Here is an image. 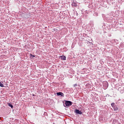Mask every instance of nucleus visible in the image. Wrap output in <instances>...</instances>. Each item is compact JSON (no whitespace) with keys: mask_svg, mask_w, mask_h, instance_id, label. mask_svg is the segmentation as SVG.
<instances>
[{"mask_svg":"<svg viewBox=\"0 0 124 124\" xmlns=\"http://www.w3.org/2000/svg\"><path fill=\"white\" fill-rule=\"evenodd\" d=\"M8 106L10 107H11V108H13V105H12V104H11L10 103L8 104Z\"/></svg>","mask_w":124,"mask_h":124,"instance_id":"obj_7","label":"nucleus"},{"mask_svg":"<svg viewBox=\"0 0 124 124\" xmlns=\"http://www.w3.org/2000/svg\"><path fill=\"white\" fill-rule=\"evenodd\" d=\"M75 112L76 114H79V115H82V111L79 110V109H76Z\"/></svg>","mask_w":124,"mask_h":124,"instance_id":"obj_3","label":"nucleus"},{"mask_svg":"<svg viewBox=\"0 0 124 124\" xmlns=\"http://www.w3.org/2000/svg\"><path fill=\"white\" fill-rule=\"evenodd\" d=\"M65 104L67 107V106H70L71 105H72V102L70 101H66L65 102Z\"/></svg>","mask_w":124,"mask_h":124,"instance_id":"obj_2","label":"nucleus"},{"mask_svg":"<svg viewBox=\"0 0 124 124\" xmlns=\"http://www.w3.org/2000/svg\"><path fill=\"white\" fill-rule=\"evenodd\" d=\"M0 87H1L2 88H3L4 87V85L1 82H0Z\"/></svg>","mask_w":124,"mask_h":124,"instance_id":"obj_6","label":"nucleus"},{"mask_svg":"<svg viewBox=\"0 0 124 124\" xmlns=\"http://www.w3.org/2000/svg\"><path fill=\"white\" fill-rule=\"evenodd\" d=\"M57 95H61V96H63V95H64L63 93H62V92L57 93Z\"/></svg>","mask_w":124,"mask_h":124,"instance_id":"obj_5","label":"nucleus"},{"mask_svg":"<svg viewBox=\"0 0 124 124\" xmlns=\"http://www.w3.org/2000/svg\"><path fill=\"white\" fill-rule=\"evenodd\" d=\"M74 87H77V84H74Z\"/></svg>","mask_w":124,"mask_h":124,"instance_id":"obj_8","label":"nucleus"},{"mask_svg":"<svg viewBox=\"0 0 124 124\" xmlns=\"http://www.w3.org/2000/svg\"><path fill=\"white\" fill-rule=\"evenodd\" d=\"M60 58H61L62 61H65L66 60V57L64 55L60 56Z\"/></svg>","mask_w":124,"mask_h":124,"instance_id":"obj_4","label":"nucleus"},{"mask_svg":"<svg viewBox=\"0 0 124 124\" xmlns=\"http://www.w3.org/2000/svg\"><path fill=\"white\" fill-rule=\"evenodd\" d=\"M32 57H34V56H32Z\"/></svg>","mask_w":124,"mask_h":124,"instance_id":"obj_9","label":"nucleus"},{"mask_svg":"<svg viewBox=\"0 0 124 124\" xmlns=\"http://www.w3.org/2000/svg\"><path fill=\"white\" fill-rule=\"evenodd\" d=\"M111 106L113 108L114 111H118V110L119 109V108H118V107H117V106L115 105V103H111Z\"/></svg>","mask_w":124,"mask_h":124,"instance_id":"obj_1","label":"nucleus"}]
</instances>
